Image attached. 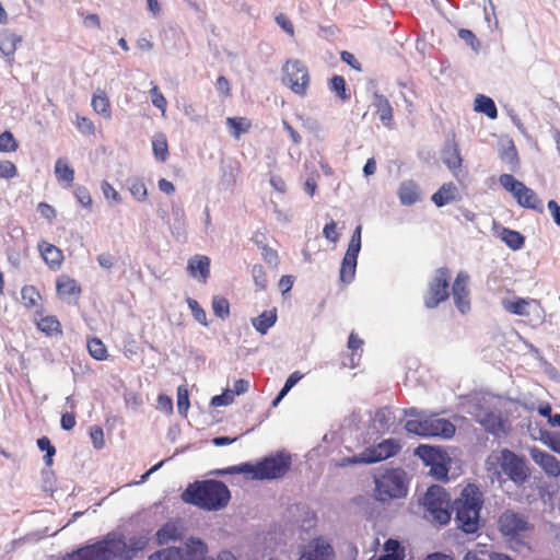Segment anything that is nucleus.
Masks as SVG:
<instances>
[{"label":"nucleus","mask_w":560,"mask_h":560,"mask_svg":"<svg viewBox=\"0 0 560 560\" xmlns=\"http://www.w3.org/2000/svg\"><path fill=\"white\" fill-rule=\"evenodd\" d=\"M57 293L61 299L77 296L81 292L77 281L72 278L61 276L56 283Z\"/></svg>","instance_id":"29"},{"label":"nucleus","mask_w":560,"mask_h":560,"mask_svg":"<svg viewBox=\"0 0 560 560\" xmlns=\"http://www.w3.org/2000/svg\"><path fill=\"white\" fill-rule=\"evenodd\" d=\"M150 94H151L152 104L155 107H158L159 109H161L162 113L164 114L166 110L167 102H166V98L163 96V94L160 92L159 88L156 85H154L150 90Z\"/></svg>","instance_id":"53"},{"label":"nucleus","mask_w":560,"mask_h":560,"mask_svg":"<svg viewBox=\"0 0 560 560\" xmlns=\"http://www.w3.org/2000/svg\"><path fill=\"white\" fill-rule=\"evenodd\" d=\"M400 445L395 440H385L374 447L364 450L354 457V463L373 464L396 455Z\"/></svg>","instance_id":"12"},{"label":"nucleus","mask_w":560,"mask_h":560,"mask_svg":"<svg viewBox=\"0 0 560 560\" xmlns=\"http://www.w3.org/2000/svg\"><path fill=\"white\" fill-rule=\"evenodd\" d=\"M323 234L328 241L332 243L338 241L339 234L337 233V224L334 220H330V222L324 226Z\"/></svg>","instance_id":"61"},{"label":"nucleus","mask_w":560,"mask_h":560,"mask_svg":"<svg viewBox=\"0 0 560 560\" xmlns=\"http://www.w3.org/2000/svg\"><path fill=\"white\" fill-rule=\"evenodd\" d=\"M22 42V36L13 33L8 28L0 30V51L8 58V62L11 63L14 58V54L18 45Z\"/></svg>","instance_id":"20"},{"label":"nucleus","mask_w":560,"mask_h":560,"mask_svg":"<svg viewBox=\"0 0 560 560\" xmlns=\"http://www.w3.org/2000/svg\"><path fill=\"white\" fill-rule=\"evenodd\" d=\"M450 271L447 268L442 267L435 271L433 279L429 284V291L424 300L428 308L436 307L441 302L450 296L448 292Z\"/></svg>","instance_id":"11"},{"label":"nucleus","mask_w":560,"mask_h":560,"mask_svg":"<svg viewBox=\"0 0 560 560\" xmlns=\"http://www.w3.org/2000/svg\"><path fill=\"white\" fill-rule=\"evenodd\" d=\"M500 238L513 250L521 249L524 246L525 238L517 231L502 228Z\"/></svg>","instance_id":"34"},{"label":"nucleus","mask_w":560,"mask_h":560,"mask_svg":"<svg viewBox=\"0 0 560 560\" xmlns=\"http://www.w3.org/2000/svg\"><path fill=\"white\" fill-rule=\"evenodd\" d=\"M37 327L40 331L48 336L60 332V323L55 316L43 317L38 323Z\"/></svg>","instance_id":"38"},{"label":"nucleus","mask_w":560,"mask_h":560,"mask_svg":"<svg viewBox=\"0 0 560 560\" xmlns=\"http://www.w3.org/2000/svg\"><path fill=\"white\" fill-rule=\"evenodd\" d=\"M458 198V189L452 182L443 184L431 197L436 207H444Z\"/></svg>","instance_id":"23"},{"label":"nucleus","mask_w":560,"mask_h":560,"mask_svg":"<svg viewBox=\"0 0 560 560\" xmlns=\"http://www.w3.org/2000/svg\"><path fill=\"white\" fill-rule=\"evenodd\" d=\"M233 393L230 390L224 392L221 395H215L211 398V406L213 407H221V406H228L233 401Z\"/></svg>","instance_id":"59"},{"label":"nucleus","mask_w":560,"mask_h":560,"mask_svg":"<svg viewBox=\"0 0 560 560\" xmlns=\"http://www.w3.org/2000/svg\"><path fill=\"white\" fill-rule=\"evenodd\" d=\"M102 191L106 199H112L116 203H119L121 201L119 194L108 182L102 183Z\"/></svg>","instance_id":"63"},{"label":"nucleus","mask_w":560,"mask_h":560,"mask_svg":"<svg viewBox=\"0 0 560 560\" xmlns=\"http://www.w3.org/2000/svg\"><path fill=\"white\" fill-rule=\"evenodd\" d=\"M402 470H392L376 479V493L380 501L394 498H402L407 494V486L404 481Z\"/></svg>","instance_id":"9"},{"label":"nucleus","mask_w":560,"mask_h":560,"mask_svg":"<svg viewBox=\"0 0 560 560\" xmlns=\"http://www.w3.org/2000/svg\"><path fill=\"white\" fill-rule=\"evenodd\" d=\"M502 305L505 311L518 316L539 315L541 311L540 303L534 299L517 298L513 301L503 300Z\"/></svg>","instance_id":"14"},{"label":"nucleus","mask_w":560,"mask_h":560,"mask_svg":"<svg viewBox=\"0 0 560 560\" xmlns=\"http://www.w3.org/2000/svg\"><path fill=\"white\" fill-rule=\"evenodd\" d=\"M38 249L47 265H49L52 268H58L61 265L63 255L58 247L50 243L42 242L38 244Z\"/></svg>","instance_id":"28"},{"label":"nucleus","mask_w":560,"mask_h":560,"mask_svg":"<svg viewBox=\"0 0 560 560\" xmlns=\"http://www.w3.org/2000/svg\"><path fill=\"white\" fill-rule=\"evenodd\" d=\"M359 253L360 252L347 249L339 270V279L342 283L349 284L353 281L357 271Z\"/></svg>","instance_id":"21"},{"label":"nucleus","mask_w":560,"mask_h":560,"mask_svg":"<svg viewBox=\"0 0 560 560\" xmlns=\"http://www.w3.org/2000/svg\"><path fill=\"white\" fill-rule=\"evenodd\" d=\"M474 417L488 432L498 434L502 429V421L495 411L478 406L476 407Z\"/></svg>","instance_id":"17"},{"label":"nucleus","mask_w":560,"mask_h":560,"mask_svg":"<svg viewBox=\"0 0 560 560\" xmlns=\"http://www.w3.org/2000/svg\"><path fill=\"white\" fill-rule=\"evenodd\" d=\"M180 497L185 503L205 511H220L229 504L231 492L223 481L207 479L189 483Z\"/></svg>","instance_id":"2"},{"label":"nucleus","mask_w":560,"mask_h":560,"mask_svg":"<svg viewBox=\"0 0 560 560\" xmlns=\"http://www.w3.org/2000/svg\"><path fill=\"white\" fill-rule=\"evenodd\" d=\"M90 436L95 448L100 450L104 446V432L101 427H91Z\"/></svg>","instance_id":"58"},{"label":"nucleus","mask_w":560,"mask_h":560,"mask_svg":"<svg viewBox=\"0 0 560 560\" xmlns=\"http://www.w3.org/2000/svg\"><path fill=\"white\" fill-rule=\"evenodd\" d=\"M431 474L439 480L447 479L448 468L446 467L444 460L435 462L431 466Z\"/></svg>","instance_id":"60"},{"label":"nucleus","mask_w":560,"mask_h":560,"mask_svg":"<svg viewBox=\"0 0 560 560\" xmlns=\"http://www.w3.org/2000/svg\"><path fill=\"white\" fill-rule=\"evenodd\" d=\"M372 105L376 108L381 121L388 127L393 122V108L386 96L375 92L373 94Z\"/></svg>","instance_id":"24"},{"label":"nucleus","mask_w":560,"mask_h":560,"mask_svg":"<svg viewBox=\"0 0 560 560\" xmlns=\"http://www.w3.org/2000/svg\"><path fill=\"white\" fill-rule=\"evenodd\" d=\"M188 389L185 386L177 388V410L182 416H186L189 408Z\"/></svg>","instance_id":"49"},{"label":"nucleus","mask_w":560,"mask_h":560,"mask_svg":"<svg viewBox=\"0 0 560 560\" xmlns=\"http://www.w3.org/2000/svg\"><path fill=\"white\" fill-rule=\"evenodd\" d=\"M207 545L199 538H189L182 546L167 547L150 555L149 560H237L228 550L218 553L215 558L206 559Z\"/></svg>","instance_id":"6"},{"label":"nucleus","mask_w":560,"mask_h":560,"mask_svg":"<svg viewBox=\"0 0 560 560\" xmlns=\"http://www.w3.org/2000/svg\"><path fill=\"white\" fill-rule=\"evenodd\" d=\"M530 457L548 476L558 477L560 475V463L550 453L534 447L530 450Z\"/></svg>","instance_id":"16"},{"label":"nucleus","mask_w":560,"mask_h":560,"mask_svg":"<svg viewBox=\"0 0 560 560\" xmlns=\"http://www.w3.org/2000/svg\"><path fill=\"white\" fill-rule=\"evenodd\" d=\"M425 436H442L450 439L455 433V425L443 418L428 415L425 418Z\"/></svg>","instance_id":"15"},{"label":"nucleus","mask_w":560,"mask_h":560,"mask_svg":"<svg viewBox=\"0 0 560 560\" xmlns=\"http://www.w3.org/2000/svg\"><path fill=\"white\" fill-rule=\"evenodd\" d=\"M398 198L404 206H412L420 200L418 185L413 180H405L398 189Z\"/></svg>","instance_id":"25"},{"label":"nucleus","mask_w":560,"mask_h":560,"mask_svg":"<svg viewBox=\"0 0 560 560\" xmlns=\"http://www.w3.org/2000/svg\"><path fill=\"white\" fill-rule=\"evenodd\" d=\"M74 196L82 207L90 208L92 206L90 191L85 187L77 186L74 189Z\"/></svg>","instance_id":"54"},{"label":"nucleus","mask_w":560,"mask_h":560,"mask_svg":"<svg viewBox=\"0 0 560 560\" xmlns=\"http://www.w3.org/2000/svg\"><path fill=\"white\" fill-rule=\"evenodd\" d=\"M92 106L97 114L104 116L105 118H110L109 100L104 92H100L93 95Z\"/></svg>","instance_id":"35"},{"label":"nucleus","mask_w":560,"mask_h":560,"mask_svg":"<svg viewBox=\"0 0 560 560\" xmlns=\"http://www.w3.org/2000/svg\"><path fill=\"white\" fill-rule=\"evenodd\" d=\"M291 467V456L284 452L262 458L257 464L243 463L223 469L212 470L215 476L249 474L254 480L277 479L287 474Z\"/></svg>","instance_id":"3"},{"label":"nucleus","mask_w":560,"mask_h":560,"mask_svg":"<svg viewBox=\"0 0 560 560\" xmlns=\"http://www.w3.org/2000/svg\"><path fill=\"white\" fill-rule=\"evenodd\" d=\"M299 560H332V548L328 544L317 541L304 551Z\"/></svg>","instance_id":"27"},{"label":"nucleus","mask_w":560,"mask_h":560,"mask_svg":"<svg viewBox=\"0 0 560 560\" xmlns=\"http://www.w3.org/2000/svg\"><path fill=\"white\" fill-rule=\"evenodd\" d=\"M276 23L289 35L292 36L294 34L293 25L285 14H278L276 16Z\"/></svg>","instance_id":"64"},{"label":"nucleus","mask_w":560,"mask_h":560,"mask_svg":"<svg viewBox=\"0 0 560 560\" xmlns=\"http://www.w3.org/2000/svg\"><path fill=\"white\" fill-rule=\"evenodd\" d=\"M468 282V273L466 271H459L452 288L454 303L462 314L470 310Z\"/></svg>","instance_id":"13"},{"label":"nucleus","mask_w":560,"mask_h":560,"mask_svg":"<svg viewBox=\"0 0 560 560\" xmlns=\"http://www.w3.org/2000/svg\"><path fill=\"white\" fill-rule=\"evenodd\" d=\"M145 536H132L126 542L122 535L109 533L102 540L68 555L63 560H132L145 549Z\"/></svg>","instance_id":"1"},{"label":"nucleus","mask_w":560,"mask_h":560,"mask_svg":"<svg viewBox=\"0 0 560 560\" xmlns=\"http://www.w3.org/2000/svg\"><path fill=\"white\" fill-rule=\"evenodd\" d=\"M277 322V311H265L257 317L252 318L253 327L261 335H266L268 330Z\"/></svg>","instance_id":"30"},{"label":"nucleus","mask_w":560,"mask_h":560,"mask_svg":"<svg viewBox=\"0 0 560 560\" xmlns=\"http://www.w3.org/2000/svg\"><path fill=\"white\" fill-rule=\"evenodd\" d=\"M499 464L503 472L517 487H522L529 478V471L524 458L517 456L512 451L504 448L500 453Z\"/></svg>","instance_id":"8"},{"label":"nucleus","mask_w":560,"mask_h":560,"mask_svg":"<svg viewBox=\"0 0 560 560\" xmlns=\"http://www.w3.org/2000/svg\"><path fill=\"white\" fill-rule=\"evenodd\" d=\"M19 144L11 131H4L0 135V152H14Z\"/></svg>","instance_id":"48"},{"label":"nucleus","mask_w":560,"mask_h":560,"mask_svg":"<svg viewBox=\"0 0 560 560\" xmlns=\"http://www.w3.org/2000/svg\"><path fill=\"white\" fill-rule=\"evenodd\" d=\"M415 455L423 460L427 466H431L435 464V462H443L444 456L441 450L421 444L415 450Z\"/></svg>","instance_id":"31"},{"label":"nucleus","mask_w":560,"mask_h":560,"mask_svg":"<svg viewBox=\"0 0 560 560\" xmlns=\"http://www.w3.org/2000/svg\"><path fill=\"white\" fill-rule=\"evenodd\" d=\"M186 302L191 311L195 320H197L199 324L203 326H208L206 311L199 305V303L192 298H187Z\"/></svg>","instance_id":"45"},{"label":"nucleus","mask_w":560,"mask_h":560,"mask_svg":"<svg viewBox=\"0 0 560 560\" xmlns=\"http://www.w3.org/2000/svg\"><path fill=\"white\" fill-rule=\"evenodd\" d=\"M330 90L334 91L342 101H347L350 97L347 94L346 81L341 75H334L330 79Z\"/></svg>","instance_id":"47"},{"label":"nucleus","mask_w":560,"mask_h":560,"mask_svg":"<svg viewBox=\"0 0 560 560\" xmlns=\"http://www.w3.org/2000/svg\"><path fill=\"white\" fill-rule=\"evenodd\" d=\"M129 191L138 201H144L148 195L144 183L137 178L129 180Z\"/></svg>","instance_id":"46"},{"label":"nucleus","mask_w":560,"mask_h":560,"mask_svg":"<svg viewBox=\"0 0 560 560\" xmlns=\"http://www.w3.org/2000/svg\"><path fill=\"white\" fill-rule=\"evenodd\" d=\"M458 36L460 39L466 42V44L469 45L475 51L478 50L480 43L471 31L462 28L458 32Z\"/></svg>","instance_id":"55"},{"label":"nucleus","mask_w":560,"mask_h":560,"mask_svg":"<svg viewBox=\"0 0 560 560\" xmlns=\"http://www.w3.org/2000/svg\"><path fill=\"white\" fill-rule=\"evenodd\" d=\"M450 501L451 498L448 493L441 486L434 485L429 487L422 498L424 517L439 525H446L452 515Z\"/></svg>","instance_id":"7"},{"label":"nucleus","mask_w":560,"mask_h":560,"mask_svg":"<svg viewBox=\"0 0 560 560\" xmlns=\"http://www.w3.org/2000/svg\"><path fill=\"white\" fill-rule=\"evenodd\" d=\"M183 534L182 526L177 522L170 521L156 530L155 540L160 546L167 545L180 540Z\"/></svg>","instance_id":"18"},{"label":"nucleus","mask_w":560,"mask_h":560,"mask_svg":"<svg viewBox=\"0 0 560 560\" xmlns=\"http://www.w3.org/2000/svg\"><path fill=\"white\" fill-rule=\"evenodd\" d=\"M425 420L410 419L406 421L405 429L409 433H413L420 436H425Z\"/></svg>","instance_id":"51"},{"label":"nucleus","mask_w":560,"mask_h":560,"mask_svg":"<svg viewBox=\"0 0 560 560\" xmlns=\"http://www.w3.org/2000/svg\"><path fill=\"white\" fill-rule=\"evenodd\" d=\"M55 175L59 183H66L68 187L71 186L74 179V171L63 158L56 161Z\"/></svg>","instance_id":"32"},{"label":"nucleus","mask_w":560,"mask_h":560,"mask_svg":"<svg viewBox=\"0 0 560 560\" xmlns=\"http://www.w3.org/2000/svg\"><path fill=\"white\" fill-rule=\"evenodd\" d=\"M171 233L177 241H184L186 238V220H174L171 225Z\"/></svg>","instance_id":"57"},{"label":"nucleus","mask_w":560,"mask_h":560,"mask_svg":"<svg viewBox=\"0 0 560 560\" xmlns=\"http://www.w3.org/2000/svg\"><path fill=\"white\" fill-rule=\"evenodd\" d=\"M282 81L292 92L298 95H305L310 83V75L306 66L299 59H291L282 68Z\"/></svg>","instance_id":"10"},{"label":"nucleus","mask_w":560,"mask_h":560,"mask_svg":"<svg viewBox=\"0 0 560 560\" xmlns=\"http://www.w3.org/2000/svg\"><path fill=\"white\" fill-rule=\"evenodd\" d=\"M187 269L190 276L206 282L210 275V259L203 255H196L188 260Z\"/></svg>","instance_id":"22"},{"label":"nucleus","mask_w":560,"mask_h":560,"mask_svg":"<svg viewBox=\"0 0 560 560\" xmlns=\"http://www.w3.org/2000/svg\"><path fill=\"white\" fill-rule=\"evenodd\" d=\"M516 200L524 208L533 209L538 212L544 211L542 201L538 198L537 194L533 189L526 187L525 185L522 186L520 194L516 196Z\"/></svg>","instance_id":"26"},{"label":"nucleus","mask_w":560,"mask_h":560,"mask_svg":"<svg viewBox=\"0 0 560 560\" xmlns=\"http://www.w3.org/2000/svg\"><path fill=\"white\" fill-rule=\"evenodd\" d=\"M226 124L233 130L232 135L236 139H238L240 136L246 132L249 128L247 119L242 117H229L226 119Z\"/></svg>","instance_id":"42"},{"label":"nucleus","mask_w":560,"mask_h":560,"mask_svg":"<svg viewBox=\"0 0 560 560\" xmlns=\"http://www.w3.org/2000/svg\"><path fill=\"white\" fill-rule=\"evenodd\" d=\"M498 529L504 541L517 550L527 546L535 526L524 513L508 509L499 515Z\"/></svg>","instance_id":"5"},{"label":"nucleus","mask_w":560,"mask_h":560,"mask_svg":"<svg viewBox=\"0 0 560 560\" xmlns=\"http://www.w3.org/2000/svg\"><path fill=\"white\" fill-rule=\"evenodd\" d=\"M374 421L378 424L380 429L388 430L395 421V416L393 415L390 408L384 407L375 412Z\"/></svg>","instance_id":"37"},{"label":"nucleus","mask_w":560,"mask_h":560,"mask_svg":"<svg viewBox=\"0 0 560 560\" xmlns=\"http://www.w3.org/2000/svg\"><path fill=\"white\" fill-rule=\"evenodd\" d=\"M361 233H362V225H358L351 235V238H350L347 249H352L355 252L361 250Z\"/></svg>","instance_id":"62"},{"label":"nucleus","mask_w":560,"mask_h":560,"mask_svg":"<svg viewBox=\"0 0 560 560\" xmlns=\"http://www.w3.org/2000/svg\"><path fill=\"white\" fill-rule=\"evenodd\" d=\"M88 350L95 360H105L107 357V349L98 338H92L88 341Z\"/></svg>","instance_id":"39"},{"label":"nucleus","mask_w":560,"mask_h":560,"mask_svg":"<svg viewBox=\"0 0 560 560\" xmlns=\"http://www.w3.org/2000/svg\"><path fill=\"white\" fill-rule=\"evenodd\" d=\"M18 174L15 165L10 161H0V178H13Z\"/></svg>","instance_id":"56"},{"label":"nucleus","mask_w":560,"mask_h":560,"mask_svg":"<svg viewBox=\"0 0 560 560\" xmlns=\"http://www.w3.org/2000/svg\"><path fill=\"white\" fill-rule=\"evenodd\" d=\"M21 298L23 304L27 307H34L37 305V301L40 299L39 292L33 285H25L21 290Z\"/></svg>","instance_id":"43"},{"label":"nucleus","mask_w":560,"mask_h":560,"mask_svg":"<svg viewBox=\"0 0 560 560\" xmlns=\"http://www.w3.org/2000/svg\"><path fill=\"white\" fill-rule=\"evenodd\" d=\"M442 161L447 168L458 178L460 172L462 158L457 144L453 141L445 143L442 150Z\"/></svg>","instance_id":"19"},{"label":"nucleus","mask_w":560,"mask_h":560,"mask_svg":"<svg viewBox=\"0 0 560 560\" xmlns=\"http://www.w3.org/2000/svg\"><path fill=\"white\" fill-rule=\"evenodd\" d=\"M384 551L387 556L401 558V560H404V549L401 548L399 541L395 539H388L385 541Z\"/></svg>","instance_id":"50"},{"label":"nucleus","mask_w":560,"mask_h":560,"mask_svg":"<svg viewBox=\"0 0 560 560\" xmlns=\"http://www.w3.org/2000/svg\"><path fill=\"white\" fill-rule=\"evenodd\" d=\"M475 110L483 113L491 119L498 117V109L493 100L482 94L477 95L475 98Z\"/></svg>","instance_id":"33"},{"label":"nucleus","mask_w":560,"mask_h":560,"mask_svg":"<svg viewBox=\"0 0 560 560\" xmlns=\"http://www.w3.org/2000/svg\"><path fill=\"white\" fill-rule=\"evenodd\" d=\"M221 184L226 187L233 186L238 175V168L233 164H226L221 167Z\"/></svg>","instance_id":"44"},{"label":"nucleus","mask_w":560,"mask_h":560,"mask_svg":"<svg viewBox=\"0 0 560 560\" xmlns=\"http://www.w3.org/2000/svg\"><path fill=\"white\" fill-rule=\"evenodd\" d=\"M499 182L505 190L512 192L514 198H516V196L520 194L522 186L524 185L522 182L517 180L511 174H502L499 178Z\"/></svg>","instance_id":"40"},{"label":"nucleus","mask_w":560,"mask_h":560,"mask_svg":"<svg viewBox=\"0 0 560 560\" xmlns=\"http://www.w3.org/2000/svg\"><path fill=\"white\" fill-rule=\"evenodd\" d=\"M153 154L156 160L165 162L168 155L167 140L164 135H158L152 141Z\"/></svg>","instance_id":"36"},{"label":"nucleus","mask_w":560,"mask_h":560,"mask_svg":"<svg viewBox=\"0 0 560 560\" xmlns=\"http://www.w3.org/2000/svg\"><path fill=\"white\" fill-rule=\"evenodd\" d=\"M483 505V494L480 489L468 483L463 488L460 495L453 502L455 523L465 534H475L479 529L480 511Z\"/></svg>","instance_id":"4"},{"label":"nucleus","mask_w":560,"mask_h":560,"mask_svg":"<svg viewBox=\"0 0 560 560\" xmlns=\"http://www.w3.org/2000/svg\"><path fill=\"white\" fill-rule=\"evenodd\" d=\"M252 276L255 284L259 289H266L267 287V278L264 267L261 265H254L252 269Z\"/></svg>","instance_id":"52"},{"label":"nucleus","mask_w":560,"mask_h":560,"mask_svg":"<svg viewBox=\"0 0 560 560\" xmlns=\"http://www.w3.org/2000/svg\"><path fill=\"white\" fill-rule=\"evenodd\" d=\"M212 310L215 316L225 319L230 315V303L225 298L215 295L212 299Z\"/></svg>","instance_id":"41"}]
</instances>
